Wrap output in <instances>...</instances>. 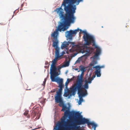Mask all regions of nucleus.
I'll return each mask as SVG.
<instances>
[{"label":"nucleus","mask_w":130,"mask_h":130,"mask_svg":"<svg viewBox=\"0 0 130 130\" xmlns=\"http://www.w3.org/2000/svg\"><path fill=\"white\" fill-rule=\"evenodd\" d=\"M85 41V44L82 46L81 44H78L75 45L74 43L69 42V43H72L73 44L72 47L76 48L75 50L78 49L80 50V52L82 53H86V54L88 55H90L91 54L93 51V48L91 47H88L87 45L89 46L92 44L93 46H94L96 48V52L94 53V55L90 58L91 59H93V61L90 64V65L92 66L97 64V60L99 58V56L101 54V50L100 47L97 46L95 43V39L93 36L89 34L83 38Z\"/></svg>","instance_id":"f257e3e1"},{"label":"nucleus","mask_w":130,"mask_h":130,"mask_svg":"<svg viewBox=\"0 0 130 130\" xmlns=\"http://www.w3.org/2000/svg\"><path fill=\"white\" fill-rule=\"evenodd\" d=\"M82 0H63L61 6L64 7V9L66 13L64 14L63 9L61 8H56V10L60 18H62L68 23H73L75 19L74 14L75 12L76 8L73 6L72 4L77 2V5H78Z\"/></svg>","instance_id":"f03ea898"},{"label":"nucleus","mask_w":130,"mask_h":130,"mask_svg":"<svg viewBox=\"0 0 130 130\" xmlns=\"http://www.w3.org/2000/svg\"><path fill=\"white\" fill-rule=\"evenodd\" d=\"M70 24L66 22L65 20H64V21L60 22V24L58 26V28L51 34V36L53 37L52 45L53 47L55 49V56L60 57L59 55V48L58 47L59 41L58 39L59 35L58 31L61 32L62 31H65L67 29L66 28V25H69Z\"/></svg>","instance_id":"7ed1b4c3"},{"label":"nucleus","mask_w":130,"mask_h":130,"mask_svg":"<svg viewBox=\"0 0 130 130\" xmlns=\"http://www.w3.org/2000/svg\"><path fill=\"white\" fill-rule=\"evenodd\" d=\"M76 116H79V120L77 121V124L80 125L84 124L86 123L89 126V125H91L92 126V128H93V130H95L97 126V125L94 123L91 122L87 119L85 118H83L82 115L78 112H76L75 114Z\"/></svg>","instance_id":"20e7f679"},{"label":"nucleus","mask_w":130,"mask_h":130,"mask_svg":"<svg viewBox=\"0 0 130 130\" xmlns=\"http://www.w3.org/2000/svg\"><path fill=\"white\" fill-rule=\"evenodd\" d=\"M80 89V88L78 89L77 86L75 84L71 88L70 90H68L65 93V96L66 97L68 96L70 98L72 95H75V92L77 90L79 92Z\"/></svg>","instance_id":"39448f33"},{"label":"nucleus","mask_w":130,"mask_h":130,"mask_svg":"<svg viewBox=\"0 0 130 130\" xmlns=\"http://www.w3.org/2000/svg\"><path fill=\"white\" fill-rule=\"evenodd\" d=\"M78 112L80 114L79 112H75L73 111L72 112H71L70 111L69 109H67L66 110V111H65L64 113V117H63L64 118V119H65V117H67L69 116L70 117H71V116L72 117H78L77 118V120L76 121V122L77 124V121L79 120V118H80V116H76L75 114L76 112ZM81 115V114H80Z\"/></svg>","instance_id":"423d86ee"},{"label":"nucleus","mask_w":130,"mask_h":130,"mask_svg":"<svg viewBox=\"0 0 130 130\" xmlns=\"http://www.w3.org/2000/svg\"><path fill=\"white\" fill-rule=\"evenodd\" d=\"M50 70L51 78L54 77H56L59 74V73L58 72L56 71L57 68L55 65H51Z\"/></svg>","instance_id":"0eeeda50"},{"label":"nucleus","mask_w":130,"mask_h":130,"mask_svg":"<svg viewBox=\"0 0 130 130\" xmlns=\"http://www.w3.org/2000/svg\"><path fill=\"white\" fill-rule=\"evenodd\" d=\"M87 91L86 90H85L84 91L82 88H80L79 91H78V96L79 97V100L78 102V104L79 105H80L82 102L83 101V99L82 97L86 95L87 93Z\"/></svg>","instance_id":"6e6552de"},{"label":"nucleus","mask_w":130,"mask_h":130,"mask_svg":"<svg viewBox=\"0 0 130 130\" xmlns=\"http://www.w3.org/2000/svg\"><path fill=\"white\" fill-rule=\"evenodd\" d=\"M79 28H78L77 29L74 30H70L69 31H67L66 33V37L69 39L70 40L72 39V38L73 35L74 34L75 35L77 32L79 31Z\"/></svg>","instance_id":"1a4fd4ad"},{"label":"nucleus","mask_w":130,"mask_h":130,"mask_svg":"<svg viewBox=\"0 0 130 130\" xmlns=\"http://www.w3.org/2000/svg\"><path fill=\"white\" fill-rule=\"evenodd\" d=\"M95 75H93L92 77H89L87 80L86 79L85 80V84L84 85H83L82 89H84L85 90L88 89L89 87L88 83H91L92 81L93 80L94 78L95 77Z\"/></svg>","instance_id":"9d476101"},{"label":"nucleus","mask_w":130,"mask_h":130,"mask_svg":"<svg viewBox=\"0 0 130 130\" xmlns=\"http://www.w3.org/2000/svg\"><path fill=\"white\" fill-rule=\"evenodd\" d=\"M84 75L83 72L82 73L80 76H78L77 81L75 84L77 86L78 89L82 88L83 87V78Z\"/></svg>","instance_id":"9b49d317"},{"label":"nucleus","mask_w":130,"mask_h":130,"mask_svg":"<svg viewBox=\"0 0 130 130\" xmlns=\"http://www.w3.org/2000/svg\"><path fill=\"white\" fill-rule=\"evenodd\" d=\"M55 101L57 103H59V105L60 107H62L64 106L62 97H55Z\"/></svg>","instance_id":"f8f14e48"},{"label":"nucleus","mask_w":130,"mask_h":130,"mask_svg":"<svg viewBox=\"0 0 130 130\" xmlns=\"http://www.w3.org/2000/svg\"><path fill=\"white\" fill-rule=\"evenodd\" d=\"M56 77H54L51 78L52 82H55L58 83L59 84L63 83V79H60L58 77L56 78Z\"/></svg>","instance_id":"ddd939ff"},{"label":"nucleus","mask_w":130,"mask_h":130,"mask_svg":"<svg viewBox=\"0 0 130 130\" xmlns=\"http://www.w3.org/2000/svg\"><path fill=\"white\" fill-rule=\"evenodd\" d=\"M38 113H37V112L35 110H33L31 113V117L32 118H35L37 115V116L36 117L35 119L37 120L40 117V115H38Z\"/></svg>","instance_id":"4468645a"},{"label":"nucleus","mask_w":130,"mask_h":130,"mask_svg":"<svg viewBox=\"0 0 130 130\" xmlns=\"http://www.w3.org/2000/svg\"><path fill=\"white\" fill-rule=\"evenodd\" d=\"M62 90V88H60L59 91H57L55 97H61V92Z\"/></svg>","instance_id":"2eb2a0df"},{"label":"nucleus","mask_w":130,"mask_h":130,"mask_svg":"<svg viewBox=\"0 0 130 130\" xmlns=\"http://www.w3.org/2000/svg\"><path fill=\"white\" fill-rule=\"evenodd\" d=\"M95 70L94 71L95 75H96L97 77H100L101 76V70L98 68H95Z\"/></svg>","instance_id":"dca6fc26"},{"label":"nucleus","mask_w":130,"mask_h":130,"mask_svg":"<svg viewBox=\"0 0 130 130\" xmlns=\"http://www.w3.org/2000/svg\"><path fill=\"white\" fill-rule=\"evenodd\" d=\"M60 57H59L55 56V58L52 61V65H55L58 60V59Z\"/></svg>","instance_id":"f3484780"},{"label":"nucleus","mask_w":130,"mask_h":130,"mask_svg":"<svg viewBox=\"0 0 130 130\" xmlns=\"http://www.w3.org/2000/svg\"><path fill=\"white\" fill-rule=\"evenodd\" d=\"M68 46L67 43L66 42H64L61 45V48L62 49H63L66 48Z\"/></svg>","instance_id":"a211bd4d"},{"label":"nucleus","mask_w":130,"mask_h":130,"mask_svg":"<svg viewBox=\"0 0 130 130\" xmlns=\"http://www.w3.org/2000/svg\"><path fill=\"white\" fill-rule=\"evenodd\" d=\"M79 30H80V32H82L84 34V36H83V38L86 36V35H87L89 34L88 33L85 31H82L81 29H79Z\"/></svg>","instance_id":"6ab92c4d"},{"label":"nucleus","mask_w":130,"mask_h":130,"mask_svg":"<svg viewBox=\"0 0 130 130\" xmlns=\"http://www.w3.org/2000/svg\"><path fill=\"white\" fill-rule=\"evenodd\" d=\"M28 112L29 111L27 110H26L25 111V112L24 113V115L27 116V117L28 118H29L30 117L29 115H28Z\"/></svg>","instance_id":"aec40b11"},{"label":"nucleus","mask_w":130,"mask_h":130,"mask_svg":"<svg viewBox=\"0 0 130 130\" xmlns=\"http://www.w3.org/2000/svg\"><path fill=\"white\" fill-rule=\"evenodd\" d=\"M69 61H67L65 62V63L63 65L64 67H68L69 66Z\"/></svg>","instance_id":"412c9836"},{"label":"nucleus","mask_w":130,"mask_h":130,"mask_svg":"<svg viewBox=\"0 0 130 130\" xmlns=\"http://www.w3.org/2000/svg\"><path fill=\"white\" fill-rule=\"evenodd\" d=\"M68 109V108L66 106V105L63 106L62 107V109L61 110V111H66V110Z\"/></svg>","instance_id":"4be33fe9"},{"label":"nucleus","mask_w":130,"mask_h":130,"mask_svg":"<svg viewBox=\"0 0 130 130\" xmlns=\"http://www.w3.org/2000/svg\"><path fill=\"white\" fill-rule=\"evenodd\" d=\"M104 67V66H96L95 67H94L93 68H98V69H99L101 70V69L102 68H103Z\"/></svg>","instance_id":"5701e85b"},{"label":"nucleus","mask_w":130,"mask_h":130,"mask_svg":"<svg viewBox=\"0 0 130 130\" xmlns=\"http://www.w3.org/2000/svg\"><path fill=\"white\" fill-rule=\"evenodd\" d=\"M63 67H63L62 65L60 66H58V72H59V74L60 73V69Z\"/></svg>","instance_id":"b1692460"},{"label":"nucleus","mask_w":130,"mask_h":130,"mask_svg":"<svg viewBox=\"0 0 130 130\" xmlns=\"http://www.w3.org/2000/svg\"><path fill=\"white\" fill-rule=\"evenodd\" d=\"M64 86L63 84V83L59 84V86H58V87H59L60 88H63Z\"/></svg>","instance_id":"393cba45"},{"label":"nucleus","mask_w":130,"mask_h":130,"mask_svg":"<svg viewBox=\"0 0 130 130\" xmlns=\"http://www.w3.org/2000/svg\"><path fill=\"white\" fill-rule=\"evenodd\" d=\"M46 81V79L45 78L44 80V81L43 82V83L42 84V85L44 86H45V83Z\"/></svg>","instance_id":"a878e982"},{"label":"nucleus","mask_w":130,"mask_h":130,"mask_svg":"<svg viewBox=\"0 0 130 130\" xmlns=\"http://www.w3.org/2000/svg\"><path fill=\"white\" fill-rule=\"evenodd\" d=\"M85 69L84 67H83L80 68V70L81 71H84Z\"/></svg>","instance_id":"bb28decb"},{"label":"nucleus","mask_w":130,"mask_h":130,"mask_svg":"<svg viewBox=\"0 0 130 130\" xmlns=\"http://www.w3.org/2000/svg\"><path fill=\"white\" fill-rule=\"evenodd\" d=\"M70 82V81H69L68 82H66V84H65V85H66H66L67 86H68V85L69 84V82Z\"/></svg>","instance_id":"cd10ccee"},{"label":"nucleus","mask_w":130,"mask_h":130,"mask_svg":"<svg viewBox=\"0 0 130 130\" xmlns=\"http://www.w3.org/2000/svg\"><path fill=\"white\" fill-rule=\"evenodd\" d=\"M66 85H65V86H66V89H67V90H69V89L68 88V87H67V86L66 85Z\"/></svg>","instance_id":"c85d7f7f"},{"label":"nucleus","mask_w":130,"mask_h":130,"mask_svg":"<svg viewBox=\"0 0 130 130\" xmlns=\"http://www.w3.org/2000/svg\"><path fill=\"white\" fill-rule=\"evenodd\" d=\"M45 64L46 65H47L48 64V62L47 61H46L45 62Z\"/></svg>","instance_id":"c756f323"},{"label":"nucleus","mask_w":130,"mask_h":130,"mask_svg":"<svg viewBox=\"0 0 130 130\" xmlns=\"http://www.w3.org/2000/svg\"><path fill=\"white\" fill-rule=\"evenodd\" d=\"M65 53L64 52H62V54H65Z\"/></svg>","instance_id":"7c9ffc66"}]
</instances>
